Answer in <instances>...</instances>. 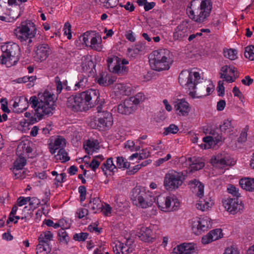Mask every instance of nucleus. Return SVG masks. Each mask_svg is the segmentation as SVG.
I'll return each mask as SVG.
<instances>
[{"mask_svg":"<svg viewBox=\"0 0 254 254\" xmlns=\"http://www.w3.org/2000/svg\"><path fill=\"white\" fill-rule=\"evenodd\" d=\"M136 109V107L132 104V101L128 98L125 99L124 102L118 106V112L124 115H129L133 113Z\"/></svg>","mask_w":254,"mask_h":254,"instance_id":"nucleus-18","label":"nucleus"},{"mask_svg":"<svg viewBox=\"0 0 254 254\" xmlns=\"http://www.w3.org/2000/svg\"><path fill=\"white\" fill-rule=\"evenodd\" d=\"M221 128H204L203 132L209 134L214 141L217 143L221 140V136L219 134Z\"/></svg>","mask_w":254,"mask_h":254,"instance_id":"nucleus-25","label":"nucleus"},{"mask_svg":"<svg viewBox=\"0 0 254 254\" xmlns=\"http://www.w3.org/2000/svg\"><path fill=\"white\" fill-rule=\"evenodd\" d=\"M125 37L129 41L134 42L136 40L134 33L131 30H128L126 32Z\"/></svg>","mask_w":254,"mask_h":254,"instance_id":"nucleus-58","label":"nucleus"},{"mask_svg":"<svg viewBox=\"0 0 254 254\" xmlns=\"http://www.w3.org/2000/svg\"><path fill=\"white\" fill-rule=\"evenodd\" d=\"M210 163L213 166L219 168H223L235 164L234 161H232L229 156L222 153L213 156L210 160Z\"/></svg>","mask_w":254,"mask_h":254,"instance_id":"nucleus-11","label":"nucleus"},{"mask_svg":"<svg viewBox=\"0 0 254 254\" xmlns=\"http://www.w3.org/2000/svg\"><path fill=\"white\" fill-rule=\"evenodd\" d=\"M109 66L115 64L113 67V72L115 73H124L127 71V68L125 66L126 64H128V61L125 59H121L117 56H113L109 58L107 60Z\"/></svg>","mask_w":254,"mask_h":254,"instance_id":"nucleus-10","label":"nucleus"},{"mask_svg":"<svg viewBox=\"0 0 254 254\" xmlns=\"http://www.w3.org/2000/svg\"><path fill=\"white\" fill-rule=\"evenodd\" d=\"M224 254H239V252L237 248L231 247L226 249Z\"/></svg>","mask_w":254,"mask_h":254,"instance_id":"nucleus-64","label":"nucleus"},{"mask_svg":"<svg viewBox=\"0 0 254 254\" xmlns=\"http://www.w3.org/2000/svg\"><path fill=\"white\" fill-rule=\"evenodd\" d=\"M236 73H237L236 67L231 65H224L221 68L220 77L224 79L227 82L232 83L235 80Z\"/></svg>","mask_w":254,"mask_h":254,"instance_id":"nucleus-15","label":"nucleus"},{"mask_svg":"<svg viewBox=\"0 0 254 254\" xmlns=\"http://www.w3.org/2000/svg\"><path fill=\"white\" fill-rule=\"evenodd\" d=\"M210 235L213 238V241H216L221 238L223 236L222 230L220 229H216L210 231Z\"/></svg>","mask_w":254,"mask_h":254,"instance_id":"nucleus-47","label":"nucleus"},{"mask_svg":"<svg viewBox=\"0 0 254 254\" xmlns=\"http://www.w3.org/2000/svg\"><path fill=\"white\" fill-rule=\"evenodd\" d=\"M245 57L251 61L254 60V53L252 47L248 46L245 48Z\"/></svg>","mask_w":254,"mask_h":254,"instance_id":"nucleus-49","label":"nucleus"},{"mask_svg":"<svg viewBox=\"0 0 254 254\" xmlns=\"http://www.w3.org/2000/svg\"><path fill=\"white\" fill-rule=\"evenodd\" d=\"M190 27L188 23L183 21L175 29L173 33V38L175 40H181L188 36L190 32Z\"/></svg>","mask_w":254,"mask_h":254,"instance_id":"nucleus-16","label":"nucleus"},{"mask_svg":"<svg viewBox=\"0 0 254 254\" xmlns=\"http://www.w3.org/2000/svg\"><path fill=\"white\" fill-rule=\"evenodd\" d=\"M100 201L99 200V198H94L93 200L90 201V204H91V203H93V206H91V209L93 210H97L98 209H100L101 207H98L99 205H100Z\"/></svg>","mask_w":254,"mask_h":254,"instance_id":"nucleus-62","label":"nucleus"},{"mask_svg":"<svg viewBox=\"0 0 254 254\" xmlns=\"http://www.w3.org/2000/svg\"><path fill=\"white\" fill-rule=\"evenodd\" d=\"M212 5L211 0H191L187 7V13L192 21L202 23L210 16Z\"/></svg>","mask_w":254,"mask_h":254,"instance_id":"nucleus-3","label":"nucleus"},{"mask_svg":"<svg viewBox=\"0 0 254 254\" xmlns=\"http://www.w3.org/2000/svg\"><path fill=\"white\" fill-rule=\"evenodd\" d=\"M174 105L176 113L180 116H187L190 111V105L185 99H177Z\"/></svg>","mask_w":254,"mask_h":254,"instance_id":"nucleus-13","label":"nucleus"},{"mask_svg":"<svg viewBox=\"0 0 254 254\" xmlns=\"http://www.w3.org/2000/svg\"><path fill=\"white\" fill-rule=\"evenodd\" d=\"M55 158L56 160H60L63 163L68 161L70 159V157L67 156V152L63 148L59 149L57 155H55Z\"/></svg>","mask_w":254,"mask_h":254,"instance_id":"nucleus-35","label":"nucleus"},{"mask_svg":"<svg viewBox=\"0 0 254 254\" xmlns=\"http://www.w3.org/2000/svg\"><path fill=\"white\" fill-rule=\"evenodd\" d=\"M196 248L194 243H183L174 248L172 254H192L195 252Z\"/></svg>","mask_w":254,"mask_h":254,"instance_id":"nucleus-17","label":"nucleus"},{"mask_svg":"<svg viewBox=\"0 0 254 254\" xmlns=\"http://www.w3.org/2000/svg\"><path fill=\"white\" fill-rule=\"evenodd\" d=\"M1 109L4 113H9L10 110L7 107V101L5 98H2L0 99Z\"/></svg>","mask_w":254,"mask_h":254,"instance_id":"nucleus-59","label":"nucleus"},{"mask_svg":"<svg viewBox=\"0 0 254 254\" xmlns=\"http://www.w3.org/2000/svg\"><path fill=\"white\" fill-rule=\"evenodd\" d=\"M51 247L49 244H41L37 246L36 253L37 254H48L51 251Z\"/></svg>","mask_w":254,"mask_h":254,"instance_id":"nucleus-33","label":"nucleus"},{"mask_svg":"<svg viewBox=\"0 0 254 254\" xmlns=\"http://www.w3.org/2000/svg\"><path fill=\"white\" fill-rule=\"evenodd\" d=\"M97 82L102 86H106L110 85L112 82H110L109 77L108 76H104L102 75L97 80Z\"/></svg>","mask_w":254,"mask_h":254,"instance_id":"nucleus-48","label":"nucleus"},{"mask_svg":"<svg viewBox=\"0 0 254 254\" xmlns=\"http://www.w3.org/2000/svg\"><path fill=\"white\" fill-rule=\"evenodd\" d=\"M185 180V176L178 172L168 173L165 175L164 186L167 190H172L181 186Z\"/></svg>","mask_w":254,"mask_h":254,"instance_id":"nucleus-8","label":"nucleus"},{"mask_svg":"<svg viewBox=\"0 0 254 254\" xmlns=\"http://www.w3.org/2000/svg\"><path fill=\"white\" fill-rule=\"evenodd\" d=\"M17 156H18V158H17V171H18V170L23 169V167L26 164L27 161L23 156V153H17Z\"/></svg>","mask_w":254,"mask_h":254,"instance_id":"nucleus-41","label":"nucleus"},{"mask_svg":"<svg viewBox=\"0 0 254 254\" xmlns=\"http://www.w3.org/2000/svg\"><path fill=\"white\" fill-rule=\"evenodd\" d=\"M83 148L85 150V152L88 154H90L89 149H92V151L91 154L93 153L94 151H96V150H98L100 148L99 143L97 140H95L94 141H91L88 139L86 144L83 145Z\"/></svg>","mask_w":254,"mask_h":254,"instance_id":"nucleus-28","label":"nucleus"},{"mask_svg":"<svg viewBox=\"0 0 254 254\" xmlns=\"http://www.w3.org/2000/svg\"><path fill=\"white\" fill-rule=\"evenodd\" d=\"M238 198H229L225 199L223 201V205L225 209L231 213L234 214L240 210H242L244 206L242 204L241 201L240 203H239Z\"/></svg>","mask_w":254,"mask_h":254,"instance_id":"nucleus-14","label":"nucleus"},{"mask_svg":"<svg viewBox=\"0 0 254 254\" xmlns=\"http://www.w3.org/2000/svg\"><path fill=\"white\" fill-rule=\"evenodd\" d=\"M29 106L28 99L23 96H20L18 102H17V113H22L25 111Z\"/></svg>","mask_w":254,"mask_h":254,"instance_id":"nucleus-29","label":"nucleus"},{"mask_svg":"<svg viewBox=\"0 0 254 254\" xmlns=\"http://www.w3.org/2000/svg\"><path fill=\"white\" fill-rule=\"evenodd\" d=\"M130 197L134 204L142 208L151 206L156 200V198L151 196L149 192H147L144 190L137 188L132 190Z\"/></svg>","mask_w":254,"mask_h":254,"instance_id":"nucleus-6","label":"nucleus"},{"mask_svg":"<svg viewBox=\"0 0 254 254\" xmlns=\"http://www.w3.org/2000/svg\"><path fill=\"white\" fill-rule=\"evenodd\" d=\"M93 32L87 31L85 32L81 37L80 41L83 42L86 46H89L90 44V41L91 39Z\"/></svg>","mask_w":254,"mask_h":254,"instance_id":"nucleus-43","label":"nucleus"},{"mask_svg":"<svg viewBox=\"0 0 254 254\" xmlns=\"http://www.w3.org/2000/svg\"><path fill=\"white\" fill-rule=\"evenodd\" d=\"M14 45V44H12L10 42H8L5 43L4 45L1 46V50L3 52L2 55H5L6 56H13L12 53L14 51H13L14 48L13 46Z\"/></svg>","mask_w":254,"mask_h":254,"instance_id":"nucleus-34","label":"nucleus"},{"mask_svg":"<svg viewBox=\"0 0 254 254\" xmlns=\"http://www.w3.org/2000/svg\"><path fill=\"white\" fill-rule=\"evenodd\" d=\"M178 79L180 85L189 90V95L192 98H196V86L201 82L199 73L192 70H184L180 74Z\"/></svg>","mask_w":254,"mask_h":254,"instance_id":"nucleus-5","label":"nucleus"},{"mask_svg":"<svg viewBox=\"0 0 254 254\" xmlns=\"http://www.w3.org/2000/svg\"><path fill=\"white\" fill-rule=\"evenodd\" d=\"M6 3L0 0V20L6 22H13L15 21V13L14 11L12 13L9 11H7L5 12Z\"/></svg>","mask_w":254,"mask_h":254,"instance_id":"nucleus-20","label":"nucleus"},{"mask_svg":"<svg viewBox=\"0 0 254 254\" xmlns=\"http://www.w3.org/2000/svg\"><path fill=\"white\" fill-rule=\"evenodd\" d=\"M214 241L213 238L210 235V232L206 235L202 237L201 239V242L203 244L206 245Z\"/></svg>","mask_w":254,"mask_h":254,"instance_id":"nucleus-61","label":"nucleus"},{"mask_svg":"<svg viewBox=\"0 0 254 254\" xmlns=\"http://www.w3.org/2000/svg\"><path fill=\"white\" fill-rule=\"evenodd\" d=\"M32 142L28 139H24L18 143L17 146V153H23L25 151L26 154L31 153L33 149L31 147Z\"/></svg>","mask_w":254,"mask_h":254,"instance_id":"nucleus-23","label":"nucleus"},{"mask_svg":"<svg viewBox=\"0 0 254 254\" xmlns=\"http://www.w3.org/2000/svg\"><path fill=\"white\" fill-rule=\"evenodd\" d=\"M19 35L17 37L21 42L27 41L28 45L33 42V39L36 37L37 29L34 22L31 20L22 22L19 27Z\"/></svg>","mask_w":254,"mask_h":254,"instance_id":"nucleus-7","label":"nucleus"},{"mask_svg":"<svg viewBox=\"0 0 254 254\" xmlns=\"http://www.w3.org/2000/svg\"><path fill=\"white\" fill-rule=\"evenodd\" d=\"M210 207L209 203L203 199L199 200L196 204V207L202 211L208 209Z\"/></svg>","mask_w":254,"mask_h":254,"instance_id":"nucleus-45","label":"nucleus"},{"mask_svg":"<svg viewBox=\"0 0 254 254\" xmlns=\"http://www.w3.org/2000/svg\"><path fill=\"white\" fill-rule=\"evenodd\" d=\"M224 56L231 60L237 59V51L233 49H224L223 50Z\"/></svg>","mask_w":254,"mask_h":254,"instance_id":"nucleus-37","label":"nucleus"},{"mask_svg":"<svg viewBox=\"0 0 254 254\" xmlns=\"http://www.w3.org/2000/svg\"><path fill=\"white\" fill-rule=\"evenodd\" d=\"M172 202L174 203V205L173 206L171 210L172 211H175L178 209L180 205V202L178 201V199L176 198L174 199L170 196L166 197L165 199V206H161V205L160 204V202L158 201H157V204L158 205V207L160 208L161 210L163 211H169Z\"/></svg>","mask_w":254,"mask_h":254,"instance_id":"nucleus-22","label":"nucleus"},{"mask_svg":"<svg viewBox=\"0 0 254 254\" xmlns=\"http://www.w3.org/2000/svg\"><path fill=\"white\" fill-rule=\"evenodd\" d=\"M247 131L248 128H244L241 131L240 135L238 139L239 142L243 143L247 140Z\"/></svg>","mask_w":254,"mask_h":254,"instance_id":"nucleus-54","label":"nucleus"},{"mask_svg":"<svg viewBox=\"0 0 254 254\" xmlns=\"http://www.w3.org/2000/svg\"><path fill=\"white\" fill-rule=\"evenodd\" d=\"M145 98L144 94L142 92H139L136 94L135 96L130 97L128 98L129 100L132 101V104L135 106H137L141 102H142Z\"/></svg>","mask_w":254,"mask_h":254,"instance_id":"nucleus-36","label":"nucleus"},{"mask_svg":"<svg viewBox=\"0 0 254 254\" xmlns=\"http://www.w3.org/2000/svg\"><path fill=\"white\" fill-rule=\"evenodd\" d=\"M58 236L59 237V240L61 242H64L65 244H67L68 240L69 237L67 236V234L64 228H61L58 231Z\"/></svg>","mask_w":254,"mask_h":254,"instance_id":"nucleus-44","label":"nucleus"},{"mask_svg":"<svg viewBox=\"0 0 254 254\" xmlns=\"http://www.w3.org/2000/svg\"><path fill=\"white\" fill-rule=\"evenodd\" d=\"M192 229L194 233L198 235L202 232L206 231L208 228L207 222L205 219H200V218H196L192 222Z\"/></svg>","mask_w":254,"mask_h":254,"instance_id":"nucleus-19","label":"nucleus"},{"mask_svg":"<svg viewBox=\"0 0 254 254\" xmlns=\"http://www.w3.org/2000/svg\"><path fill=\"white\" fill-rule=\"evenodd\" d=\"M34 53L35 61L37 62H41L47 59L51 53V50L47 44L42 43L36 47Z\"/></svg>","mask_w":254,"mask_h":254,"instance_id":"nucleus-12","label":"nucleus"},{"mask_svg":"<svg viewBox=\"0 0 254 254\" xmlns=\"http://www.w3.org/2000/svg\"><path fill=\"white\" fill-rule=\"evenodd\" d=\"M88 82V78L83 74H79L78 75V81L75 83L74 90L83 88L86 86Z\"/></svg>","mask_w":254,"mask_h":254,"instance_id":"nucleus-31","label":"nucleus"},{"mask_svg":"<svg viewBox=\"0 0 254 254\" xmlns=\"http://www.w3.org/2000/svg\"><path fill=\"white\" fill-rule=\"evenodd\" d=\"M190 184L194 185V186L197 189L198 192L197 195L198 197L201 198L203 195L204 186L202 183H201V182L196 179L192 180L190 182Z\"/></svg>","mask_w":254,"mask_h":254,"instance_id":"nucleus-40","label":"nucleus"},{"mask_svg":"<svg viewBox=\"0 0 254 254\" xmlns=\"http://www.w3.org/2000/svg\"><path fill=\"white\" fill-rule=\"evenodd\" d=\"M119 248L122 250V254H128L132 253L131 248H127V246L124 244V243L121 242V243H119L118 246Z\"/></svg>","mask_w":254,"mask_h":254,"instance_id":"nucleus-55","label":"nucleus"},{"mask_svg":"<svg viewBox=\"0 0 254 254\" xmlns=\"http://www.w3.org/2000/svg\"><path fill=\"white\" fill-rule=\"evenodd\" d=\"M101 42L102 40L101 37L93 33L91 39L90 41L89 46L94 50L100 51L102 49Z\"/></svg>","mask_w":254,"mask_h":254,"instance_id":"nucleus-24","label":"nucleus"},{"mask_svg":"<svg viewBox=\"0 0 254 254\" xmlns=\"http://www.w3.org/2000/svg\"><path fill=\"white\" fill-rule=\"evenodd\" d=\"M203 141L207 144L208 148H211L212 145L217 144L210 135L203 137Z\"/></svg>","mask_w":254,"mask_h":254,"instance_id":"nucleus-56","label":"nucleus"},{"mask_svg":"<svg viewBox=\"0 0 254 254\" xmlns=\"http://www.w3.org/2000/svg\"><path fill=\"white\" fill-rule=\"evenodd\" d=\"M239 184L244 190L251 191H254V179H241L239 181Z\"/></svg>","mask_w":254,"mask_h":254,"instance_id":"nucleus-27","label":"nucleus"},{"mask_svg":"<svg viewBox=\"0 0 254 254\" xmlns=\"http://www.w3.org/2000/svg\"><path fill=\"white\" fill-rule=\"evenodd\" d=\"M236 125V122L232 119L224 120L222 124L219 127H234Z\"/></svg>","mask_w":254,"mask_h":254,"instance_id":"nucleus-52","label":"nucleus"},{"mask_svg":"<svg viewBox=\"0 0 254 254\" xmlns=\"http://www.w3.org/2000/svg\"><path fill=\"white\" fill-rule=\"evenodd\" d=\"M100 96L99 91L90 89L80 93L70 96L66 105L74 112L85 111L94 106Z\"/></svg>","mask_w":254,"mask_h":254,"instance_id":"nucleus-1","label":"nucleus"},{"mask_svg":"<svg viewBox=\"0 0 254 254\" xmlns=\"http://www.w3.org/2000/svg\"><path fill=\"white\" fill-rule=\"evenodd\" d=\"M136 235L145 242H153L155 239L154 233L148 227H142Z\"/></svg>","mask_w":254,"mask_h":254,"instance_id":"nucleus-21","label":"nucleus"},{"mask_svg":"<svg viewBox=\"0 0 254 254\" xmlns=\"http://www.w3.org/2000/svg\"><path fill=\"white\" fill-rule=\"evenodd\" d=\"M172 54L166 49H160L153 51L149 56V62L151 68L156 71L168 70L173 60Z\"/></svg>","mask_w":254,"mask_h":254,"instance_id":"nucleus-4","label":"nucleus"},{"mask_svg":"<svg viewBox=\"0 0 254 254\" xmlns=\"http://www.w3.org/2000/svg\"><path fill=\"white\" fill-rule=\"evenodd\" d=\"M28 102L29 104L35 111L34 116H31L29 119L28 124H34L41 120L45 116H49L53 114L54 102L52 96L48 93H44L43 100L41 99L39 101L36 96H32Z\"/></svg>","mask_w":254,"mask_h":254,"instance_id":"nucleus-2","label":"nucleus"},{"mask_svg":"<svg viewBox=\"0 0 254 254\" xmlns=\"http://www.w3.org/2000/svg\"><path fill=\"white\" fill-rule=\"evenodd\" d=\"M88 235L87 233H76L73 235V239L78 241H84L87 238Z\"/></svg>","mask_w":254,"mask_h":254,"instance_id":"nucleus-50","label":"nucleus"},{"mask_svg":"<svg viewBox=\"0 0 254 254\" xmlns=\"http://www.w3.org/2000/svg\"><path fill=\"white\" fill-rule=\"evenodd\" d=\"M130 163L123 157H118L117 158V168L119 169H128Z\"/></svg>","mask_w":254,"mask_h":254,"instance_id":"nucleus-38","label":"nucleus"},{"mask_svg":"<svg viewBox=\"0 0 254 254\" xmlns=\"http://www.w3.org/2000/svg\"><path fill=\"white\" fill-rule=\"evenodd\" d=\"M99 117H92L88 123L89 127H111L113 124V119L111 113L107 111L98 115Z\"/></svg>","mask_w":254,"mask_h":254,"instance_id":"nucleus-9","label":"nucleus"},{"mask_svg":"<svg viewBox=\"0 0 254 254\" xmlns=\"http://www.w3.org/2000/svg\"><path fill=\"white\" fill-rule=\"evenodd\" d=\"M146 50L145 43L143 42H138L136 44L133 50V53L139 54L140 53H144Z\"/></svg>","mask_w":254,"mask_h":254,"instance_id":"nucleus-46","label":"nucleus"},{"mask_svg":"<svg viewBox=\"0 0 254 254\" xmlns=\"http://www.w3.org/2000/svg\"><path fill=\"white\" fill-rule=\"evenodd\" d=\"M63 31L64 32V35L67 36V39H70L72 37L71 25L68 22L65 23Z\"/></svg>","mask_w":254,"mask_h":254,"instance_id":"nucleus-51","label":"nucleus"},{"mask_svg":"<svg viewBox=\"0 0 254 254\" xmlns=\"http://www.w3.org/2000/svg\"><path fill=\"white\" fill-rule=\"evenodd\" d=\"M190 171H195L201 169L204 166V163L203 162L195 160L193 161L191 164H189Z\"/></svg>","mask_w":254,"mask_h":254,"instance_id":"nucleus-42","label":"nucleus"},{"mask_svg":"<svg viewBox=\"0 0 254 254\" xmlns=\"http://www.w3.org/2000/svg\"><path fill=\"white\" fill-rule=\"evenodd\" d=\"M53 235L50 231H46L42 233L38 238L39 243L49 244V242L52 240Z\"/></svg>","mask_w":254,"mask_h":254,"instance_id":"nucleus-32","label":"nucleus"},{"mask_svg":"<svg viewBox=\"0 0 254 254\" xmlns=\"http://www.w3.org/2000/svg\"><path fill=\"white\" fill-rule=\"evenodd\" d=\"M55 82L56 86V94L58 95L61 93L64 88V86L66 85L67 84V81L66 80L63 83L58 76H56L55 77Z\"/></svg>","mask_w":254,"mask_h":254,"instance_id":"nucleus-39","label":"nucleus"},{"mask_svg":"<svg viewBox=\"0 0 254 254\" xmlns=\"http://www.w3.org/2000/svg\"><path fill=\"white\" fill-rule=\"evenodd\" d=\"M217 90L218 92V95L219 96H223L224 95L225 87L221 83V81H218V86L217 87Z\"/></svg>","mask_w":254,"mask_h":254,"instance_id":"nucleus-63","label":"nucleus"},{"mask_svg":"<svg viewBox=\"0 0 254 254\" xmlns=\"http://www.w3.org/2000/svg\"><path fill=\"white\" fill-rule=\"evenodd\" d=\"M65 139L59 136L54 141V142L49 144V148L51 154H55L57 150H59L62 146L63 142L65 144Z\"/></svg>","mask_w":254,"mask_h":254,"instance_id":"nucleus-26","label":"nucleus"},{"mask_svg":"<svg viewBox=\"0 0 254 254\" xmlns=\"http://www.w3.org/2000/svg\"><path fill=\"white\" fill-rule=\"evenodd\" d=\"M0 60L1 64H5L7 67L14 65L16 63V60L14 59V56L2 55L0 57Z\"/></svg>","mask_w":254,"mask_h":254,"instance_id":"nucleus-30","label":"nucleus"},{"mask_svg":"<svg viewBox=\"0 0 254 254\" xmlns=\"http://www.w3.org/2000/svg\"><path fill=\"white\" fill-rule=\"evenodd\" d=\"M227 190L228 192L233 194L234 197L238 198L240 196V194L238 192V190L236 187L232 186Z\"/></svg>","mask_w":254,"mask_h":254,"instance_id":"nucleus-60","label":"nucleus"},{"mask_svg":"<svg viewBox=\"0 0 254 254\" xmlns=\"http://www.w3.org/2000/svg\"><path fill=\"white\" fill-rule=\"evenodd\" d=\"M104 164L108 167L109 170L111 172H113L114 169H117V167L114 164L112 157L108 158L106 163H104Z\"/></svg>","mask_w":254,"mask_h":254,"instance_id":"nucleus-57","label":"nucleus"},{"mask_svg":"<svg viewBox=\"0 0 254 254\" xmlns=\"http://www.w3.org/2000/svg\"><path fill=\"white\" fill-rule=\"evenodd\" d=\"M183 128H165L164 132L163 133L164 135H167L170 133L175 134L178 132H182L183 130Z\"/></svg>","mask_w":254,"mask_h":254,"instance_id":"nucleus-53","label":"nucleus"}]
</instances>
